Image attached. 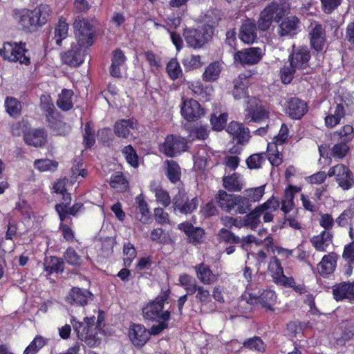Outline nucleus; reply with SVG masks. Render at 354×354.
<instances>
[{
  "label": "nucleus",
  "instance_id": "62",
  "mask_svg": "<svg viewBox=\"0 0 354 354\" xmlns=\"http://www.w3.org/2000/svg\"><path fill=\"white\" fill-rule=\"evenodd\" d=\"M228 115L226 113H221L218 116L213 114L211 117L210 122L212 129L215 131H221L225 127L227 121Z\"/></svg>",
  "mask_w": 354,
  "mask_h": 354
},
{
  "label": "nucleus",
  "instance_id": "14",
  "mask_svg": "<svg viewBox=\"0 0 354 354\" xmlns=\"http://www.w3.org/2000/svg\"><path fill=\"white\" fill-rule=\"evenodd\" d=\"M248 294L251 304L259 303L267 310H274L273 306L277 301V297L273 290H263L261 292L260 290L256 291V289H252Z\"/></svg>",
  "mask_w": 354,
  "mask_h": 354
},
{
  "label": "nucleus",
  "instance_id": "11",
  "mask_svg": "<svg viewBox=\"0 0 354 354\" xmlns=\"http://www.w3.org/2000/svg\"><path fill=\"white\" fill-rule=\"evenodd\" d=\"M174 211L183 214H188L196 209L198 201L196 197L189 200L184 189H179L172 200Z\"/></svg>",
  "mask_w": 354,
  "mask_h": 354
},
{
  "label": "nucleus",
  "instance_id": "23",
  "mask_svg": "<svg viewBox=\"0 0 354 354\" xmlns=\"http://www.w3.org/2000/svg\"><path fill=\"white\" fill-rule=\"evenodd\" d=\"M178 227L185 232L189 243L196 245L203 242V235L205 234L203 229L199 227H194L192 223L188 222L180 223Z\"/></svg>",
  "mask_w": 354,
  "mask_h": 354
},
{
  "label": "nucleus",
  "instance_id": "40",
  "mask_svg": "<svg viewBox=\"0 0 354 354\" xmlns=\"http://www.w3.org/2000/svg\"><path fill=\"white\" fill-rule=\"evenodd\" d=\"M295 187L292 185H289L286 189L283 198L281 199V211L287 214L294 207V194L296 191H294Z\"/></svg>",
  "mask_w": 354,
  "mask_h": 354
},
{
  "label": "nucleus",
  "instance_id": "37",
  "mask_svg": "<svg viewBox=\"0 0 354 354\" xmlns=\"http://www.w3.org/2000/svg\"><path fill=\"white\" fill-rule=\"evenodd\" d=\"M223 187L230 192H239L242 189L243 185L239 174H233L223 178Z\"/></svg>",
  "mask_w": 354,
  "mask_h": 354
},
{
  "label": "nucleus",
  "instance_id": "44",
  "mask_svg": "<svg viewBox=\"0 0 354 354\" xmlns=\"http://www.w3.org/2000/svg\"><path fill=\"white\" fill-rule=\"evenodd\" d=\"M45 270L48 273H62L64 271V263L63 260L57 257H50L44 263Z\"/></svg>",
  "mask_w": 354,
  "mask_h": 354
},
{
  "label": "nucleus",
  "instance_id": "39",
  "mask_svg": "<svg viewBox=\"0 0 354 354\" xmlns=\"http://www.w3.org/2000/svg\"><path fill=\"white\" fill-rule=\"evenodd\" d=\"M167 165L166 176L168 179L172 183H176L180 180L181 170L178 164L173 160H167L165 162Z\"/></svg>",
  "mask_w": 354,
  "mask_h": 354
},
{
  "label": "nucleus",
  "instance_id": "28",
  "mask_svg": "<svg viewBox=\"0 0 354 354\" xmlns=\"http://www.w3.org/2000/svg\"><path fill=\"white\" fill-rule=\"evenodd\" d=\"M126 57L120 49H116L112 53L111 64L109 68L110 75L114 77H122L121 71L124 67Z\"/></svg>",
  "mask_w": 354,
  "mask_h": 354
},
{
  "label": "nucleus",
  "instance_id": "33",
  "mask_svg": "<svg viewBox=\"0 0 354 354\" xmlns=\"http://www.w3.org/2000/svg\"><path fill=\"white\" fill-rule=\"evenodd\" d=\"M239 37L244 43H253L257 37L255 24L249 19L246 20L241 27Z\"/></svg>",
  "mask_w": 354,
  "mask_h": 354
},
{
  "label": "nucleus",
  "instance_id": "26",
  "mask_svg": "<svg viewBox=\"0 0 354 354\" xmlns=\"http://www.w3.org/2000/svg\"><path fill=\"white\" fill-rule=\"evenodd\" d=\"M250 84L248 77L241 74L235 78L233 81L234 88L232 93L236 100L242 98H250L248 92V87Z\"/></svg>",
  "mask_w": 354,
  "mask_h": 354
},
{
  "label": "nucleus",
  "instance_id": "21",
  "mask_svg": "<svg viewBox=\"0 0 354 354\" xmlns=\"http://www.w3.org/2000/svg\"><path fill=\"white\" fill-rule=\"evenodd\" d=\"M183 117L187 121H195L203 114L200 104L194 100H189L183 102L181 107Z\"/></svg>",
  "mask_w": 354,
  "mask_h": 354
},
{
  "label": "nucleus",
  "instance_id": "59",
  "mask_svg": "<svg viewBox=\"0 0 354 354\" xmlns=\"http://www.w3.org/2000/svg\"><path fill=\"white\" fill-rule=\"evenodd\" d=\"M266 158L269 160L272 166H279L282 163V154L278 151L276 145L270 146L268 144Z\"/></svg>",
  "mask_w": 354,
  "mask_h": 354
},
{
  "label": "nucleus",
  "instance_id": "47",
  "mask_svg": "<svg viewBox=\"0 0 354 354\" xmlns=\"http://www.w3.org/2000/svg\"><path fill=\"white\" fill-rule=\"evenodd\" d=\"M182 64L186 71L199 68L204 64L201 56L195 55H185L182 59Z\"/></svg>",
  "mask_w": 354,
  "mask_h": 354
},
{
  "label": "nucleus",
  "instance_id": "53",
  "mask_svg": "<svg viewBox=\"0 0 354 354\" xmlns=\"http://www.w3.org/2000/svg\"><path fill=\"white\" fill-rule=\"evenodd\" d=\"M48 342V339L37 335L25 349L24 354H37Z\"/></svg>",
  "mask_w": 354,
  "mask_h": 354
},
{
  "label": "nucleus",
  "instance_id": "16",
  "mask_svg": "<svg viewBox=\"0 0 354 354\" xmlns=\"http://www.w3.org/2000/svg\"><path fill=\"white\" fill-rule=\"evenodd\" d=\"M307 111V103L298 97H291L286 102L285 113L292 120H300Z\"/></svg>",
  "mask_w": 354,
  "mask_h": 354
},
{
  "label": "nucleus",
  "instance_id": "12",
  "mask_svg": "<svg viewBox=\"0 0 354 354\" xmlns=\"http://www.w3.org/2000/svg\"><path fill=\"white\" fill-rule=\"evenodd\" d=\"M327 175L330 177L335 176V180L344 190H348L354 185V176L348 167L338 164L329 169Z\"/></svg>",
  "mask_w": 354,
  "mask_h": 354
},
{
  "label": "nucleus",
  "instance_id": "54",
  "mask_svg": "<svg viewBox=\"0 0 354 354\" xmlns=\"http://www.w3.org/2000/svg\"><path fill=\"white\" fill-rule=\"evenodd\" d=\"M266 160V153H254L250 156L246 160V164L250 169H258Z\"/></svg>",
  "mask_w": 354,
  "mask_h": 354
},
{
  "label": "nucleus",
  "instance_id": "19",
  "mask_svg": "<svg viewBox=\"0 0 354 354\" xmlns=\"http://www.w3.org/2000/svg\"><path fill=\"white\" fill-rule=\"evenodd\" d=\"M129 337L135 346L142 347L149 339L150 333L143 325L133 324L129 330Z\"/></svg>",
  "mask_w": 354,
  "mask_h": 354
},
{
  "label": "nucleus",
  "instance_id": "61",
  "mask_svg": "<svg viewBox=\"0 0 354 354\" xmlns=\"http://www.w3.org/2000/svg\"><path fill=\"white\" fill-rule=\"evenodd\" d=\"M122 152L124 155V157L129 164L133 167H137L138 166V154L131 145L124 147L122 150Z\"/></svg>",
  "mask_w": 354,
  "mask_h": 354
},
{
  "label": "nucleus",
  "instance_id": "41",
  "mask_svg": "<svg viewBox=\"0 0 354 354\" xmlns=\"http://www.w3.org/2000/svg\"><path fill=\"white\" fill-rule=\"evenodd\" d=\"M178 281L179 284L187 291L186 295H188L194 294L200 286L197 285L196 279L187 274L180 275Z\"/></svg>",
  "mask_w": 354,
  "mask_h": 354
},
{
  "label": "nucleus",
  "instance_id": "13",
  "mask_svg": "<svg viewBox=\"0 0 354 354\" xmlns=\"http://www.w3.org/2000/svg\"><path fill=\"white\" fill-rule=\"evenodd\" d=\"M308 38L310 48L316 51L317 54L322 52L326 42L325 27L318 23L311 24L308 28Z\"/></svg>",
  "mask_w": 354,
  "mask_h": 354
},
{
  "label": "nucleus",
  "instance_id": "49",
  "mask_svg": "<svg viewBox=\"0 0 354 354\" xmlns=\"http://www.w3.org/2000/svg\"><path fill=\"white\" fill-rule=\"evenodd\" d=\"M262 214L263 212L259 207H257L245 216L244 225L249 226L252 230H255L260 223L259 217Z\"/></svg>",
  "mask_w": 354,
  "mask_h": 354
},
{
  "label": "nucleus",
  "instance_id": "56",
  "mask_svg": "<svg viewBox=\"0 0 354 354\" xmlns=\"http://www.w3.org/2000/svg\"><path fill=\"white\" fill-rule=\"evenodd\" d=\"M354 219V212L351 209H346L336 218L335 223L339 227L351 226Z\"/></svg>",
  "mask_w": 354,
  "mask_h": 354
},
{
  "label": "nucleus",
  "instance_id": "31",
  "mask_svg": "<svg viewBox=\"0 0 354 354\" xmlns=\"http://www.w3.org/2000/svg\"><path fill=\"white\" fill-rule=\"evenodd\" d=\"M136 125L137 122L133 118L119 120L115 123L114 133L118 137L127 138Z\"/></svg>",
  "mask_w": 354,
  "mask_h": 354
},
{
  "label": "nucleus",
  "instance_id": "58",
  "mask_svg": "<svg viewBox=\"0 0 354 354\" xmlns=\"http://www.w3.org/2000/svg\"><path fill=\"white\" fill-rule=\"evenodd\" d=\"M41 109L45 112L47 121L57 115L53 103L46 96L41 97Z\"/></svg>",
  "mask_w": 354,
  "mask_h": 354
},
{
  "label": "nucleus",
  "instance_id": "1",
  "mask_svg": "<svg viewBox=\"0 0 354 354\" xmlns=\"http://www.w3.org/2000/svg\"><path fill=\"white\" fill-rule=\"evenodd\" d=\"M310 51L306 46H292L288 62L280 69V77L282 83L290 84L297 71H302L309 66Z\"/></svg>",
  "mask_w": 354,
  "mask_h": 354
},
{
  "label": "nucleus",
  "instance_id": "4",
  "mask_svg": "<svg viewBox=\"0 0 354 354\" xmlns=\"http://www.w3.org/2000/svg\"><path fill=\"white\" fill-rule=\"evenodd\" d=\"M95 317H85L84 322H80L75 317L71 319V324L78 338L84 341L89 347L100 345L101 339L96 336V328H94Z\"/></svg>",
  "mask_w": 354,
  "mask_h": 354
},
{
  "label": "nucleus",
  "instance_id": "7",
  "mask_svg": "<svg viewBox=\"0 0 354 354\" xmlns=\"http://www.w3.org/2000/svg\"><path fill=\"white\" fill-rule=\"evenodd\" d=\"M212 30L211 26H205L199 28L186 30L184 32L187 44L193 48L203 47L212 37Z\"/></svg>",
  "mask_w": 354,
  "mask_h": 354
},
{
  "label": "nucleus",
  "instance_id": "30",
  "mask_svg": "<svg viewBox=\"0 0 354 354\" xmlns=\"http://www.w3.org/2000/svg\"><path fill=\"white\" fill-rule=\"evenodd\" d=\"M333 235L330 231L323 230L319 235L314 236L310 242L316 250L326 252L333 242Z\"/></svg>",
  "mask_w": 354,
  "mask_h": 354
},
{
  "label": "nucleus",
  "instance_id": "24",
  "mask_svg": "<svg viewBox=\"0 0 354 354\" xmlns=\"http://www.w3.org/2000/svg\"><path fill=\"white\" fill-rule=\"evenodd\" d=\"M299 20L295 16H290L285 18L279 24L278 34L281 37H292L297 34L299 30Z\"/></svg>",
  "mask_w": 354,
  "mask_h": 354
},
{
  "label": "nucleus",
  "instance_id": "64",
  "mask_svg": "<svg viewBox=\"0 0 354 354\" xmlns=\"http://www.w3.org/2000/svg\"><path fill=\"white\" fill-rule=\"evenodd\" d=\"M136 201L138 203V208L139 209V212L141 214V217L139 220L140 222L145 223L148 221L149 218L148 205L141 195L136 197Z\"/></svg>",
  "mask_w": 354,
  "mask_h": 354
},
{
  "label": "nucleus",
  "instance_id": "25",
  "mask_svg": "<svg viewBox=\"0 0 354 354\" xmlns=\"http://www.w3.org/2000/svg\"><path fill=\"white\" fill-rule=\"evenodd\" d=\"M91 297L92 294L88 290L74 287L66 297V301L70 304H77L83 306L87 304L88 299Z\"/></svg>",
  "mask_w": 354,
  "mask_h": 354
},
{
  "label": "nucleus",
  "instance_id": "60",
  "mask_svg": "<svg viewBox=\"0 0 354 354\" xmlns=\"http://www.w3.org/2000/svg\"><path fill=\"white\" fill-rule=\"evenodd\" d=\"M83 139V144L86 148H91L95 142V130L90 122L85 125Z\"/></svg>",
  "mask_w": 354,
  "mask_h": 354
},
{
  "label": "nucleus",
  "instance_id": "38",
  "mask_svg": "<svg viewBox=\"0 0 354 354\" xmlns=\"http://www.w3.org/2000/svg\"><path fill=\"white\" fill-rule=\"evenodd\" d=\"M49 127L57 135L65 136L71 131L70 125L62 120L57 118L56 116L48 120Z\"/></svg>",
  "mask_w": 354,
  "mask_h": 354
},
{
  "label": "nucleus",
  "instance_id": "34",
  "mask_svg": "<svg viewBox=\"0 0 354 354\" xmlns=\"http://www.w3.org/2000/svg\"><path fill=\"white\" fill-rule=\"evenodd\" d=\"M235 195L227 194L224 190H219L214 196L215 203L224 211L231 213Z\"/></svg>",
  "mask_w": 354,
  "mask_h": 354
},
{
  "label": "nucleus",
  "instance_id": "15",
  "mask_svg": "<svg viewBox=\"0 0 354 354\" xmlns=\"http://www.w3.org/2000/svg\"><path fill=\"white\" fill-rule=\"evenodd\" d=\"M262 49L261 48H248L243 50L237 51L234 55L235 63H239L242 66L257 64L262 57Z\"/></svg>",
  "mask_w": 354,
  "mask_h": 354
},
{
  "label": "nucleus",
  "instance_id": "10",
  "mask_svg": "<svg viewBox=\"0 0 354 354\" xmlns=\"http://www.w3.org/2000/svg\"><path fill=\"white\" fill-rule=\"evenodd\" d=\"M187 142L179 136L169 135L165 138L160 150L168 157H174L187 149Z\"/></svg>",
  "mask_w": 354,
  "mask_h": 354
},
{
  "label": "nucleus",
  "instance_id": "48",
  "mask_svg": "<svg viewBox=\"0 0 354 354\" xmlns=\"http://www.w3.org/2000/svg\"><path fill=\"white\" fill-rule=\"evenodd\" d=\"M195 293L196 303L199 305L201 312H202L203 306L207 305L212 301V295L209 290L202 286L197 288Z\"/></svg>",
  "mask_w": 354,
  "mask_h": 354
},
{
  "label": "nucleus",
  "instance_id": "63",
  "mask_svg": "<svg viewBox=\"0 0 354 354\" xmlns=\"http://www.w3.org/2000/svg\"><path fill=\"white\" fill-rule=\"evenodd\" d=\"M66 261L72 266H79L82 263V258L73 248H68L64 254Z\"/></svg>",
  "mask_w": 354,
  "mask_h": 354
},
{
  "label": "nucleus",
  "instance_id": "57",
  "mask_svg": "<svg viewBox=\"0 0 354 354\" xmlns=\"http://www.w3.org/2000/svg\"><path fill=\"white\" fill-rule=\"evenodd\" d=\"M166 70L169 76L173 80L178 79L183 74L180 66L175 58H172L168 62Z\"/></svg>",
  "mask_w": 354,
  "mask_h": 354
},
{
  "label": "nucleus",
  "instance_id": "22",
  "mask_svg": "<svg viewBox=\"0 0 354 354\" xmlns=\"http://www.w3.org/2000/svg\"><path fill=\"white\" fill-rule=\"evenodd\" d=\"M337 259L338 255L335 252L324 255L317 266L318 273L322 277L332 274L336 268Z\"/></svg>",
  "mask_w": 354,
  "mask_h": 354
},
{
  "label": "nucleus",
  "instance_id": "36",
  "mask_svg": "<svg viewBox=\"0 0 354 354\" xmlns=\"http://www.w3.org/2000/svg\"><path fill=\"white\" fill-rule=\"evenodd\" d=\"M222 70L221 64L219 62H214L209 64L203 73L202 77L205 82H212L216 81Z\"/></svg>",
  "mask_w": 354,
  "mask_h": 354
},
{
  "label": "nucleus",
  "instance_id": "8",
  "mask_svg": "<svg viewBox=\"0 0 354 354\" xmlns=\"http://www.w3.org/2000/svg\"><path fill=\"white\" fill-rule=\"evenodd\" d=\"M244 113V122L246 123L261 122L269 117L268 111L254 97L247 100V106Z\"/></svg>",
  "mask_w": 354,
  "mask_h": 354
},
{
  "label": "nucleus",
  "instance_id": "32",
  "mask_svg": "<svg viewBox=\"0 0 354 354\" xmlns=\"http://www.w3.org/2000/svg\"><path fill=\"white\" fill-rule=\"evenodd\" d=\"M345 116V109L342 104H337L335 108H330L329 114L325 117V125L328 128H333L340 123Z\"/></svg>",
  "mask_w": 354,
  "mask_h": 354
},
{
  "label": "nucleus",
  "instance_id": "17",
  "mask_svg": "<svg viewBox=\"0 0 354 354\" xmlns=\"http://www.w3.org/2000/svg\"><path fill=\"white\" fill-rule=\"evenodd\" d=\"M290 5L287 0H276L269 3L263 10L275 22H279L288 14Z\"/></svg>",
  "mask_w": 354,
  "mask_h": 354
},
{
  "label": "nucleus",
  "instance_id": "43",
  "mask_svg": "<svg viewBox=\"0 0 354 354\" xmlns=\"http://www.w3.org/2000/svg\"><path fill=\"white\" fill-rule=\"evenodd\" d=\"M251 206L252 204L250 203V198L245 196L235 195L233 210L235 211L236 214H245L250 209Z\"/></svg>",
  "mask_w": 354,
  "mask_h": 354
},
{
  "label": "nucleus",
  "instance_id": "20",
  "mask_svg": "<svg viewBox=\"0 0 354 354\" xmlns=\"http://www.w3.org/2000/svg\"><path fill=\"white\" fill-rule=\"evenodd\" d=\"M47 132L44 129H32L29 127L24 136L26 144L34 147H41L47 142Z\"/></svg>",
  "mask_w": 354,
  "mask_h": 354
},
{
  "label": "nucleus",
  "instance_id": "52",
  "mask_svg": "<svg viewBox=\"0 0 354 354\" xmlns=\"http://www.w3.org/2000/svg\"><path fill=\"white\" fill-rule=\"evenodd\" d=\"M268 271L271 273L273 281L276 283L277 279L282 277L283 270L281 265L280 261L276 257H273L268 264Z\"/></svg>",
  "mask_w": 354,
  "mask_h": 354
},
{
  "label": "nucleus",
  "instance_id": "46",
  "mask_svg": "<svg viewBox=\"0 0 354 354\" xmlns=\"http://www.w3.org/2000/svg\"><path fill=\"white\" fill-rule=\"evenodd\" d=\"M73 95V92L71 90H62L57 100V106L63 111L70 110L73 107V103L71 101Z\"/></svg>",
  "mask_w": 354,
  "mask_h": 354
},
{
  "label": "nucleus",
  "instance_id": "9",
  "mask_svg": "<svg viewBox=\"0 0 354 354\" xmlns=\"http://www.w3.org/2000/svg\"><path fill=\"white\" fill-rule=\"evenodd\" d=\"M73 26L77 44L88 48L93 41V26L84 19H76Z\"/></svg>",
  "mask_w": 354,
  "mask_h": 354
},
{
  "label": "nucleus",
  "instance_id": "42",
  "mask_svg": "<svg viewBox=\"0 0 354 354\" xmlns=\"http://www.w3.org/2000/svg\"><path fill=\"white\" fill-rule=\"evenodd\" d=\"M68 24L63 17L59 18L55 28V39L57 45L60 46L62 41L68 37Z\"/></svg>",
  "mask_w": 354,
  "mask_h": 354
},
{
  "label": "nucleus",
  "instance_id": "27",
  "mask_svg": "<svg viewBox=\"0 0 354 354\" xmlns=\"http://www.w3.org/2000/svg\"><path fill=\"white\" fill-rule=\"evenodd\" d=\"M226 131L237 140V143L243 144L249 140L250 131L248 128H245L242 124L236 121H232L229 123Z\"/></svg>",
  "mask_w": 354,
  "mask_h": 354
},
{
  "label": "nucleus",
  "instance_id": "6",
  "mask_svg": "<svg viewBox=\"0 0 354 354\" xmlns=\"http://www.w3.org/2000/svg\"><path fill=\"white\" fill-rule=\"evenodd\" d=\"M26 51L25 43L6 42L0 49V55L3 59L14 62H19L21 64L28 65L30 62V58L25 55Z\"/></svg>",
  "mask_w": 354,
  "mask_h": 354
},
{
  "label": "nucleus",
  "instance_id": "55",
  "mask_svg": "<svg viewBox=\"0 0 354 354\" xmlns=\"http://www.w3.org/2000/svg\"><path fill=\"white\" fill-rule=\"evenodd\" d=\"M5 106L8 113L12 117L19 115L21 109L20 102L12 97L6 98Z\"/></svg>",
  "mask_w": 354,
  "mask_h": 354
},
{
  "label": "nucleus",
  "instance_id": "35",
  "mask_svg": "<svg viewBox=\"0 0 354 354\" xmlns=\"http://www.w3.org/2000/svg\"><path fill=\"white\" fill-rule=\"evenodd\" d=\"M352 287L351 282H342L333 286V295L336 301L344 299H351Z\"/></svg>",
  "mask_w": 354,
  "mask_h": 354
},
{
  "label": "nucleus",
  "instance_id": "51",
  "mask_svg": "<svg viewBox=\"0 0 354 354\" xmlns=\"http://www.w3.org/2000/svg\"><path fill=\"white\" fill-rule=\"evenodd\" d=\"M110 185L118 192H122L127 189L129 183L122 173L117 172L111 176Z\"/></svg>",
  "mask_w": 354,
  "mask_h": 354
},
{
  "label": "nucleus",
  "instance_id": "29",
  "mask_svg": "<svg viewBox=\"0 0 354 354\" xmlns=\"http://www.w3.org/2000/svg\"><path fill=\"white\" fill-rule=\"evenodd\" d=\"M194 269L198 279L204 285H212L216 281L217 277L208 265L201 263L196 265Z\"/></svg>",
  "mask_w": 354,
  "mask_h": 354
},
{
  "label": "nucleus",
  "instance_id": "5",
  "mask_svg": "<svg viewBox=\"0 0 354 354\" xmlns=\"http://www.w3.org/2000/svg\"><path fill=\"white\" fill-rule=\"evenodd\" d=\"M353 128L351 125H345L331 136V140L337 142L333 147L331 154L335 158H343L349 150L347 145L353 138Z\"/></svg>",
  "mask_w": 354,
  "mask_h": 354
},
{
  "label": "nucleus",
  "instance_id": "3",
  "mask_svg": "<svg viewBox=\"0 0 354 354\" xmlns=\"http://www.w3.org/2000/svg\"><path fill=\"white\" fill-rule=\"evenodd\" d=\"M169 295L170 290H167L144 306L142 309L143 318L149 321L170 320L171 312L163 310Z\"/></svg>",
  "mask_w": 354,
  "mask_h": 354
},
{
  "label": "nucleus",
  "instance_id": "50",
  "mask_svg": "<svg viewBox=\"0 0 354 354\" xmlns=\"http://www.w3.org/2000/svg\"><path fill=\"white\" fill-rule=\"evenodd\" d=\"M243 346L250 351L263 352L266 350V344L261 337L254 336L245 339L243 343Z\"/></svg>",
  "mask_w": 354,
  "mask_h": 354
},
{
  "label": "nucleus",
  "instance_id": "45",
  "mask_svg": "<svg viewBox=\"0 0 354 354\" xmlns=\"http://www.w3.org/2000/svg\"><path fill=\"white\" fill-rule=\"evenodd\" d=\"M220 243L227 245L240 244L241 237L236 236L232 231L226 228H221L218 234Z\"/></svg>",
  "mask_w": 354,
  "mask_h": 354
},
{
  "label": "nucleus",
  "instance_id": "2",
  "mask_svg": "<svg viewBox=\"0 0 354 354\" xmlns=\"http://www.w3.org/2000/svg\"><path fill=\"white\" fill-rule=\"evenodd\" d=\"M46 9L45 6L33 10L15 9L12 11V17L25 31L33 32L46 23L48 16Z\"/></svg>",
  "mask_w": 354,
  "mask_h": 354
},
{
  "label": "nucleus",
  "instance_id": "18",
  "mask_svg": "<svg viewBox=\"0 0 354 354\" xmlns=\"http://www.w3.org/2000/svg\"><path fill=\"white\" fill-rule=\"evenodd\" d=\"M86 53L87 48L78 44L72 45L71 48L63 55L62 59L66 64L77 66L84 62Z\"/></svg>",
  "mask_w": 354,
  "mask_h": 354
}]
</instances>
